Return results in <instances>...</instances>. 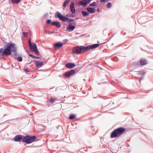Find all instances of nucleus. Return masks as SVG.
Returning <instances> with one entry per match:
<instances>
[{
  "mask_svg": "<svg viewBox=\"0 0 153 153\" xmlns=\"http://www.w3.org/2000/svg\"><path fill=\"white\" fill-rule=\"evenodd\" d=\"M51 25L56 26L58 28L60 27L61 26L60 23L59 22L57 21H53L51 23Z\"/></svg>",
  "mask_w": 153,
  "mask_h": 153,
  "instance_id": "obj_15",
  "label": "nucleus"
},
{
  "mask_svg": "<svg viewBox=\"0 0 153 153\" xmlns=\"http://www.w3.org/2000/svg\"><path fill=\"white\" fill-rule=\"evenodd\" d=\"M108 0H100V2H106Z\"/></svg>",
  "mask_w": 153,
  "mask_h": 153,
  "instance_id": "obj_33",
  "label": "nucleus"
},
{
  "mask_svg": "<svg viewBox=\"0 0 153 153\" xmlns=\"http://www.w3.org/2000/svg\"><path fill=\"white\" fill-rule=\"evenodd\" d=\"M141 79H142V77H141V78L140 79V80H141Z\"/></svg>",
  "mask_w": 153,
  "mask_h": 153,
  "instance_id": "obj_43",
  "label": "nucleus"
},
{
  "mask_svg": "<svg viewBox=\"0 0 153 153\" xmlns=\"http://www.w3.org/2000/svg\"><path fill=\"white\" fill-rule=\"evenodd\" d=\"M70 9L71 12L73 14H74L75 13L76 10L74 6V2H72L70 4Z\"/></svg>",
  "mask_w": 153,
  "mask_h": 153,
  "instance_id": "obj_11",
  "label": "nucleus"
},
{
  "mask_svg": "<svg viewBox=\"0 0 153 153\" xmlns=\"http://www.w3.org/2000/svg\"><path fill=\"white\" fill-rule=\"evenodd\" d=\"M97 11L99 12H100V9H99V8H97Z\"/></svg>",
  "mask_w": 153,
  "mask_h": 153,
  "instance_id": "obj_39",
  "label": "nucleus"
},
{
  "mask_svg": "<svg viewBox=\"0 0 153 153\" xmlns=\"http://www.w3.org/2000/svg\"><path fill=\"white\" fill-rule=\"evenodd\" d=\"M141 79H142V77H141V78L140 79V80H141Z\"/></svg>",
  "mask_w": 153,
  "mask_h": 153,
  "instance_id": "obj_42",
  "label": "nucleus"
},
{
  "mask_svg": "<svg viewBox=\"0 0 153 153\" xmlns=\"http://www.w3.org/2000/svg\"><path fill=\"white\" fill-rule=\"evenodd\" d=\"M28 43H29V46L31 45L32 44L31 43V42L30 40V39H29L28 40Z\"/></svg>",
  "mask_w": 153,
  "mask_h": 153,
  "instance_id": "obj_31",
  "label": "nucleus"
},
{
  "mask_svg": "<svg viewBox=\"0 0 153 153\" xmlns=\"http://www.w3.org/2000/svg\"><path fill=\"white\" fill-rule=\"evenodd\" d=\"M140 65H145L146 64V61L145 60L141 59L140 61Z\"/></svg>",
  "mask_w": 153,
  "mask_h": 153,
  "instance_id": "obj_19",
  "label": "nucleus"
},
{
  "mask_svg": "<svg viewBox=\"0 0 153 153\" xmlns=\"http://www.w3.org/2000/svg\"><path fill=\"white\" fill-rule=\"evenodd\" d=\"M141 79H142V77H141V78L140 79V80H141Z\"/></svg>",
  "mask_w": 153,
  "mask_h": 153,
  "instance_id": "obj_44",
  "label": "nucleus"
},
{
  "mask_svg": "<svg viewBox=\"0 0 153 153\" xmlns=\"http://www.w3.org/2000/svg\"><path fill=\"white\" fill-rule=\"evenodd\" d=\"M76 27V26L73 25L71 23L67 27L66 31L71 32L73 31Z\"/></svg>",
  "mask_w": 153,
  "mask_h": 153,
  "instance_id": "obj_10",
  "label": "nucleus"
},
{
  "mask_svg": "<svg viewBox=\"0 0 153 153\" xmlns=\"http://www.w3.org/2000/svg\"><path fill=\"white\" fill-rule=\"evenodd\" d=\"M65 66L66 68L71 69L75 67L76 65L73 63L68 62L66 64Z\"/></svg>",
  "mask_w": 153,
  "mask_h": 153,
  "instance_id": "obj_12",
  "label": "nucleus"
},
{
  "mask_svg": "<svg viewBox=\"0 0 153 153\" xmlns=\"http://www.w3.org/2000/svg\"><path fill=\"white\" fill-rule=\"evenodd\" d=\"M23 136L20 134H19L16 136L14 138V140L16 142H22Z\"/></svg>",
  "mask_w": 153,
  "mask_h": 153,
  "instance_id": "obj_9",
  "label": "nucleus"
},
{
  "mask_svg": "<svg viewBox=\"0 0 153 153\" xmlns=\"http://www.w3.org/2000/svg\"><path fill=\"white\" fill-rule=\"evenodd\" d=\"M62 76H63V75H59V76L60 77H62Z\"/></svg>",
  "mask_w": 153,
  "mask_h": 153,
  "instance_id": "obj_41",
  "label": "nucleus"
},
{
  "mask_svg": "<svg viewBox=\"0 0 153 153\" xmlns=\"http://www.w3.org/2000/svg\"><path fill=\"white\" fill-rule=\"evenodd\" d=\"M24 71H25L26 72H29L31 71L27 70V69H26V68H24Z\"/></svg>",
  "mask_w": 153,
  "mask_h": 153,
  "instance_id": "obj_29",
  "label": "nucleus"
},
{
  "mask_svg": "<svg viewBox=\"0 0 153 153\" xmlns=\"http://www.w3.org/2000/svg\"><path fill=\"white\" fill-rule=\"evenodd\" d=\"M21 0H11V1L12 4H17L20 2Z\"/></svg>",
  "mask_w": 153,
  "mask_h": 153,
  "instance_id": "obj_20",
  "label": "nucleus"
},
{
  "mask_svg": "<svg viewBox=\"0 0 153 153\" xmlns=\"http://www.w3.org/2000/svg\"><path fill=\"white\" fill-rule=\"evenodd\" d=\"M81 13L83 16L84 17L88 16L89 15L88 12H87L86 11L82 10L81 12Z\"/></svg>",
  "mask_w": 153,
  "mask_h": 153,
  "instance_id": "obj_18",
  "label": "nucleus"
},
{
  "mask_svg": "<svg viewBox=\"0 0 153 153\" xmlns=\"http://www.w3.org/2000/svg\"><path fill=\"white\" fill-rule=\"evenodd\" d=\"M102 44H95L86 46H76L73 48L72 53L74 54H80L82 53H84L91 49L95 48L98 47L100 45Z\"/></svg>",
  "mask_w": 153,
  "mask_h": 153,
  "instance_id": "obj_2",
  "label": "nucleus"
},
{
  "mask_svg": "<svg viewBox=\"0 0 153 153\" xmlns=\"http://www.w3.org/2000/svg\"><path fill=\"white\" fill-rule=\"evenodd\" d=\"M55 101V100L54 99H53V98H51L50 100V102L51 103H53Z\"/></svg>",
  "mask_w": 153,
  "mask_h": 153,
  "instance_id": "obj_26",
  "label": "nucleus"
},
{
  "mask_svg": "<svg viewBox=\"0 0 153 153\" xmlns=\"http://www.w3.org/2000/svg\"><path fill=\"white\" fill-rule=\"evenodd\" d=\"M97 5V4L95 2H94L91 4H90L89 5V6L94 7L96 6Z\"/></svg>",
  "mask_w": 153,
  "mask_h": 153,
  "instance_id": "obj_22",
  "label": "nucleus"
},
{
  "mask_svg": "<svg viewBox=\"0 0 153 153\" xmlns=\"http://www.w3.org/2000/svg\"><path fill=\"white\" fill-rule=\"evenodd\" d=\"M145 72L143 71H139L138 72V75H143L145 74Z\"/></svg>",
  "mask_w": 153,
  "mask_h": 153,
  "instance_id": "obj_24",
  "label": "nucleus"
},
{
  "mask_svg": "<svg viewBox=\"0 0 153 153\" xmlns=\"http://www.w3.org/2000/svg\"><path fill=\"white\" fill-rule=\"evenodd\" d=\"M23 34L24 36H27V33L25 32H23Z\"/></svg>",
  "mask_w": 153,
  "mask_h": 153,
  "instance_id": "obj_34",
  "label": "nucleus"
},
{
  "mask_svg": "<svg viewBox=\"0 0 153 153\" xmlns=\"http://www.w3.org/2000/svg\"><path fill=\"white\" fill-rule=\"evenodd\" d=\"M29 56L30 57H32L33 58V59H34V56H34L33 55H32L31 54H29Z\"/></svg>",
  "mask_w": 153,
  "mask_h": 153,
  "instance_id": "obj_30",
  "label": "nucleus"
},
{
  "mask_svg": "<svg viewBox=\"0 0 153 153\" xmlns=\"http://www.w3.org/2000/svg\"><path fill=\"white\" fill-rule=\"evenodd\" d=\"M40 57L35 56L34 57L33 59H40Z\"/></svg>",
  "mask_w": 153,
  "mask_h": 153,
  "instance_id": "obj_32",
  "label": "nucleus"
},
{
  "mask_svg": "<svg viewBox=\"0 0 153 153\" xmlns=\"http://www.w3.org/2000/svg\"><path fill=\"white\" fill-rule=\"evenodd\" d=\"M111 6V4L109 2L107 4V7L108 8H110Z\"/></svg>",
  "mask_w": 153,
  "mask_h": 153,
  "instance_id": "obj_28",
  "label": "nucleus"
},
{
  "mask_svg": "<svg viewBox=\"0 0 153 153\" xmlns=\"http://www.w3.org/2000/svg\"><path fill=\"white\" fill-rule=\"evenodd\" d=\"M36 137L35 136L27 135L24 136L22 140V142L26 143L27 144L31 143L36 141Z\"/></svg>",
  "mask_w": 153,
  "mask_h": 153,
  "instance_id": "obj_5",
  "label": "nucleus"
},
{
  "mask_svg": "<svg viewBox=\"0 0 153 153\" xmlns=\"http://www.w3.org/2000/svg\"><path fill=\"white\" fill-rule=\"evenodd\" d=\"M86 10L89 13H94L95 11V8H92L90 7H87L86 8Z\"/></svg>",
  "mask_w": 153,
  "mask_h": 153,
  "instance_id": "obj_14",
  "label": "nucleus"
},
{
  "mask_svg": "<svg viewBox=\"0 0 153 153\" xmlns=\"http://www.w3.org/2000/svg\"><path fill=\"white\" fill-rule=\"evenodd\" d=\"M54 33V31H52V32L50 31L49 33H50H50Z\"/></svg>",
  "mask_w": 153,
  "mask_h": 153,
  "instance_id": "obj_38",
  "label": "nucleus"
},
{
  "mask_svg": "<svg viewBox=\"0 0 153 153\" xmlns=\"http://www.w3.org/2000/svg\"><path fill=\"white\" fill-rule=\"evenodd\" d=\"M91 0H82L80 1L78 3L79 5H82L83 7H86L88 4L89 3Z\"/></svg>",
  "mask_w": 153,
  "mask_h": 153,
  "instance_id": "obj_8",
  "label": "nucleus"
},
{
  "mask_svg": "<svg viewBox=\"0 0 153 153\" xmlns=\"http://www.w3.org/2000/svg\"><path fill=\"white\" fill-rule=\"evenodd\" d=\"M70 1V0H66L63 3V9H65L66 6L69 4Z\"/></svg>",
  "mask_w": 153,
  "mask_h": 153,
  "instance_id": "obj_17",
  "label": "nucleus"
},
{
  "mask_svg": "<svg viewBox=\"0 0 153 153\" xmlns=\"http://www.w3.org/2000/svg\"><path fill=\"white\" fill-rule=\"evenodd\" d=\"M52 22L51 20L50 19L48 20L46 22V23L48 24H51Z\"/></svg>",
  "mask_w": 153,
  "mask_h": 153,
  "instance_id": "obj_25",
  "label": "nucleus"
},
{
  "mask_svg": "<svg viewBox=\"0 0 153 153\" xmlns=\"http://www.w3.org/2000/svg\"><path fill=\"white\" fill-rule=\"evenodd\" d=\"M45 33H47V34H50V33H49V32L50 31H48V30H45Z\"/></svg>",
  "mask_w": 153,
  "mask_h": 153,
  "instance_id": "obj_35",
  "label": "nucleus"
},
{
  "mask_svg": "<svg viewBox=\"0 0 153 153\" xmlns=\"http://www.w3.org/2000/svg\"><path fill=\"white\" fill-rule=\"evenodd\" d=\"M66 17H68L70 16V14H67L66 15V16H65Z\"/></svg>",
  "mask_w": 153,
  "mask_h": 153,
  "instance_id": "obj_37",
  "label": "nucleus"
},
{
  "mask_svg": "<svg viewBox=\"0 0 153 153\" xmlns=\"http://www.w3.org/2000/svg\"><path fill=\"white\" fill-rule=\"evenodd\" d=\"M17 49L15 45L13 43H7L5 49L0 48V56H10L13 57L18 56Z\"/></svg>",
  "mask_w": 153,
  "mask_h": 153,
  "instance_id": "obj_1",
  "label": "nucleus"
},
{
  "mask_svg": "<svg viewBox=\"0 0 153 153\" xmlns=\"http://www.w3.org/2000/svg\"><path fill=\"white\" fill-rule=\"evenodd\" d=\"M36 67H39V66H42L43 65L44 63L43 62H39L38 61H36L34 62Z\"/></svg>",
  "mask_w": 153,
  "mask_h": 153,
  "instance_id": "obj_16",
  "label": "nucleus"
},
{
  "mask_svg": "<svg viewBox=\"0 0 153 153\" xmlns=\"http://www.w3.org/2000/svg\"><path fill=\"white\" fill-rule=\"evenodd\" d=\"M55 17L56 18H58L60 20L64 22H72L74 19H68V17L64 16L59 12L57 11L55 13Z\"/></svg>",
  "mask_w": 153,
  "mask_h": 153,
  "instance_id": "obj_4",
  "label": "nucleus"
},
{
  "mask_svg": "<svg viewBox=\"0 0 153 153\" xmlns=\"http://www.w3.org/2000/svg\"><path fill=\"white\" fill-rule=\"evenodd\" d=\"M75 71L74 69H72L70 71L65 72L63 74V76L65 78L70 77L75 74Z\"/></svg>",
  "mask_w": 153,
  "mask_h": 153,
  "instance_id": "obj_7",
  "label": "nucleus"
},
{
  "mask_svg": "<svg viewBox=\"0 0 153 153\" xmlns=\"http://www.w3.org/2000/svg\"><path fill=\"white\" fill-rule=\"evenodd\" d=\"M133 65H140L139 63L138 62H135L133 63Z\"/></svg>",
  "mask_w": 153,
  "mask_h": 153,
  "instance_id": "obj_27",
  "label": "nucleus"
},
{
  "mask_svg": "<svg viewBox=\"0 0 153 153\" xmlns=\"http://www.w3.org/2000/svg\"><path fill=\"white\" fill-rule=\"evenodd\" d=\"M48 13H47V14H45V15H44V17H46V16H47V15H48Z\"/></svg>",
  "mask_w": 153,
  "mask_h": 153,
  "instance_id": "obj_40",
  "label": "nucleus"
},
{
  "mask_svg": "<svg viewBox=\"0 0 153 153\" xmlns=\"http://www.w3.org/2000/svg\"><path fill=\"white\" fill-rule=\"evenodd\" d=\"M125 128L120 127L113 131L111 134L110 137L111 138L117 137L120 136L125 131Z\"/></svg>",
  "mask_w": 153,
  "mask_h": 153,
  "instance_id": "obj_3",
  "label": "nucleus"
},
{
  "mask_svg": "<svg viewBox=\"0 0 153 153\" xmlns=\"http://www.w3.org/2000/svg\"><path fill=\"white\" fill-rule=\"evenodd\" d=\"M29 46L31 51L34 52L36 54L39 53V51L37 49L36 45L33 42L32 44Z\"/></svg>",
  "mask_w": 153,
  "mask_h": 153,
  "instance_id": "obj_6",
  "label": "nucleus"
},
{
  "mask_svg": "<svg viewBox=\"0 0 153 153\" xmlns=\"http://www.w3.org/2000/svg\"><path fill=\"white\" fill-rule=\"evenodd\" d=\"M63 46L62 43L61 42H58L54 44V47L55 48H60Z\"/></svg>",
  "mask_w": 153,
  "mask_h": 153,
  "instance_id": "obj_13",
  "label": "nucleus"
},
{
  "mask_svg": "<svg viewBox=\"0 0 153 153\" xmlns=\"http://www.w3.org/2000/svg\"><path fill=\"white\" fill-rule=\"evenodd\" d=\"M72 24H73V25H75L76 24V22L74 21H73V22H72Z\"/></svg>",
  "mask_w": 153,
  "mask_h": 153,
  "instance_id": "obj_36",
  "label": "nucleus"
},
{
  "mask_svg": "<svg viewBox=\"0 0 153 153\" xmlns=\"http://www.w3.org/2000/svg\"><path fill=\"white\" fill-rule=\"evenodd\" d=\"M75 117V115L74 114L71 115L69 117L70 119L73 120Z\"/></svg>",
  "mask_w": 153,
  "mask_h": 153,
  "instance_id": "obj_23",
  "label": "nucleus"
},
{
  "mask_svg": "<svg viewBox=\"0 0 153 153\" xmlns=\"http://www.w3.org/2000/svg\"><path fill=\"white\" fill-rule=\"evenodd\" d=\"M14 58L18 62H21L22 60V58L21 57H16V56H15Z\"/></svg>",
  "mask_w": 153,
  "mask_h": 153,
  "instance_id": "obj_21",
  "label": "nucleus"
}]
</instances>
